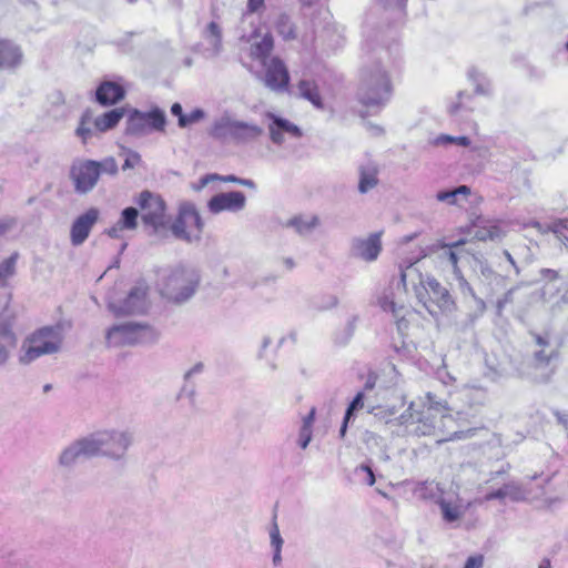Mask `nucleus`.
<instances>
[{"label": "nucleus", "instance_id": "obj_15", "mask_svg": "<svg viewBox=\"0 0 568 568\" xmlns=\"http://www.w3.org/2000/svg\"><path fill=\"white\" fill-rule=\"evenodd\" d=\"M95 457L89 435L80 437L62 449L58 465L64 469L73 468L81 458Z\"/></svg>", "mask_w": 568, "mask_h": 568}, {"label": "nucleus", "instance_id": "obj_57", "mask_svg": "<svg viewBox=\"0 0 568 568\" xmlns=\"http://www.w3.org/2000/svg\"><path fill=\"white\" fill-rule=\"evenodd\" d=\"M338 304V298L335 295H325L316 303L318 310H329Z\"/></svg>", "mask_w": 568, "mask_h": 568}, {"label": "nucleus", "instance_id": "obj_51", "mask_svg": "<svg viewBox=\"0 0 568 568\" xmlns=\"http://www.w3.org/2000/svg\"><path fill=\"white\" fill-rule=\"evenodd\" d=\"M205 118V112L202 109H194L189 114H184L178 121L180 128H186L191 124L200 122Z\"/></svg>", "mask_w": 568, "mask_h": 568}, {"label": "nucleus", "instance_id": "obj_20", "mask_svg": "<svg viewBox=\"0 0 568 568\" xmlns=\"http://www.w3.org/2000/svg\"><path fill=\"white\" fill-rule=\"evenodd\" d=\"M98 219L99 210L91 207L74 220L70 231V240L72 245L79 246L88 239L91 229L97 223Z\"/></svg>", "mask_w": 568, "mask_h": 568}, {"label": "nucleus", "instance_id": "obj_63", "mask_svg": "<svg viewBox=\"0 0 568 568\" xmlns=\"http://www.w3.org/2000/svg\"><path fill=\"white\" fill-rule=\"evenodd\" d=\"M539 274L540 277L547 282H554L559 278L558 272L551 268H541Z\"/></svg>", "mask_w": 568, "mask_h": 568}, {"label": "nucleus", "instance_id": "obj_48", "mask_svg": "<svg viewBox=\"0 0 568 568\" xmlns=\"http://www.w3.org/2000/svg\"><path fill=\"white\" fill-rule=\"evenodd\" d=\"M97 169L99 171V176L101 174L115 175L119 171L118 163L114 158L108 156L102 161H95Z\"/></svg>", "mask_w": 568, "mask_h": 568}, {"label": "nucleus", "instance_id": "obj_4", "mask_svg": "<svg viewBox=\"0 0 568 568\" xmlns=\"http://www.w3.org/2000/svg\"><path fill=\"white\" fill-rule=\"evenodd\" d=\"M199 284V271L194 266L185 264L166 268L159 278L161 294L175 303H183L191 298Z\"/></svg>", "mask_w": 568, "mask_h": 568}, {"label": "nucleus", "instance_id": "obj_46", "mask_svg": "<svg viewBox=\"0 0 568 568\" xmlns=\"http://www.w3.org/2000/svg\"><path fill=\"white\" fill-rule=\"evenodd\" d=\"M139 211L135 207H126L122 211L118 221L125 230H134L138 225Z\"/></svg>", "mask_w": 568, "mask_h": 568}, {"label": "nucleus", "instance_id": "obj_50", "mask_svg": "<svg viewBox=\"0 0 568 568\" xmlns=\"http://www.w3.org/2000/svg\"><path fill=\"white\" fill-rule=\"evenodd\" d=\"M434 143L436 145H447L454 143L460 146H468L470 144V140L467 136H452L442 134L435 139Z\"/></svg>", "mask_w": 568, "mask_h": 568}, {"label": "nucleus", "instance_id": "obj_6", "mask_svg": "<svg viewBox=\"0 0 568 568\" xmlns=\"http://www.w3.org/2000/svg\"><path fill=\"white\" fill-rule=\"evenodd\" d=\"M94 456H102L114 462L125 458L133 443V433L116 428L101 429L89 434Z\"/></svg>", "mask_w": 568, "mask_h": 568}, {"label": "nucleus", "instance_id": "obj_52", "mask_svg": "<svg viewBox=\"0 0 568 568\" xmlns=\"http://www.w3.org/2000/svg\"><path fill=\"white\" fill-rule=\"evenodd\" d=\"M215 180H222L224 182H234V183H239V180L240 178L235 176V175H225V176H220L219 174H206L204 176H202L199 181V184L194 186L195 190H202L203 187H205L211 181H215Z\"/></svg>", "mask_w": 568, "mask_h": 568}, {"label": "nucleus", "instance_id": "obj_61", "mask_svg": "<svg viewBox=\"0 0 568 568\" xmlns=\"http://www.w3.org/2000/svg\"><path fill=\"white\" fill-rule=\"evenodd\" d=\"M356 471L365 474L364 481L368 486H373L375 484L374 473H373L372 468L368 465H361L359 467L356 468Z\"/></svg>", "mask_w": 568, "mask_h": 568}, {"label": "nucleus", "instance_id": "obj_10", "mask_svg": "<svg viewBox=\"0 0 568 568\" xmlns=\"http://www.w3.org/2000/svg\"><path fill=\"white\" fill-rule=\"evenodd\" d=\"M165 123V113L159 108L149 112L133 110L128 118L125 132L129 135L142 136L151 131H164Z\"/></svg>", "mask_w": 568, "mask_h": 568}, {"label": "nucleus", "instance_id": "obj_59", "mask_svg": "<svg viewBox=\"0 0 568 568\" xmlns=\"http://www.w3.org/2000/svg\"><path fill=\"white\" fill-rule=\"evenodd\" d=\"M456 281L458 282V287L463 294H469L475 297V293L470 284L467 282V280L464 277L462 271L459 274H454Z\"/></svg>", "mask_w": 568, "mask_h": 568}, {"label": "nucleus", "instance_id": "obj_62", "mask_svg": "<svg viewBox=\"0 0 568 568\" xmlns=\"http://www.w3.org/2000/svg\"><path fill=\"white\" fill-rule=\"evenodd\" d=\"M378 3L384 6L385 8H393L398 12H402L406 0H376Z\"/></svg>", "mask_w": 568, "mask_h": 568}, {"label": "nucleus", "instance_id": "obj_41", "mask_svg": "<svg viewBox=\"0 0 568 568\" xmlns=\"http://www.w3.org/2000/svg\"><path fill=\"white\" fill-rule=\"evenodd\" d=\"M470 194V189L467 185H459L453 190L439 191L436 194V200L454 205L458 203V196H467Z\"/></svg>", "mask_w": 568, "mask_h": 568}, {"label": "nucleus", "instance_id": "obj_49", "mask_svg": "<svg viewBox=\"0 0 568 568\" xmlns=\"http://www.w3.org/2000/svg\"><path fill=\"white\" fill-rule=\"evenodd\" d=\"M527 283L525 282H519L518 284H516L515 286L508 288L500 298L497 300L496 302V307H497V311L498 313H501V311L504 310V307L511 303L514 301V295L516 293L517 290H519L520 287L523 286H526Z\"/></svg>", "mask_w": 568, "mask_h": 568}, {"label": "nucleus", "instance_id": "obj_29", "mask_svg": "<svg viewBox=\"0 0 568 568\" xmlns=\"http://www.w3.org/2000/svg\"><path fill=\"white\" fill-rule=\"evenodd\" d=\"M378 168L373 162H367L359 166V183L358 191L361 193H367L374 189L378 183Z\"/></svg>", "mask_w": 568, "mask_h": 568}, {"label": "nucleus", "instance_id": "obj_43", "mask_svg": "<svg viewBox=\"0 0 568 568\" xmlns=\"http://www.w3.org/2000/svg\"><path fill=\"white\" fill-rule=\"evenodd\" d=\"M203 37L209 41L215 52H219L222 43V30L220 26L212 21L203 32Z\"/></svg>", "mask_w": 568, "mask_h": 568}, {"label": "nucleus", "instance_id": "obj_42", "mask_svg": "<svg viewBox=\"0 0 568 568\" xmlns=\"http://www.w3.org/2000/svg\"><path fill=\"white\" fill-rule=\"evenodd\" d=\"M465 243V240H460L452 244H445L442 246L443 252L440 254V257L446 258L452 264L454 274H459L460 268L458 266L459 257L453 248L464 245Z\"/></svg>", "mask_w": 568, "mask_h": 568}, {"label": "nucleus", "instance_id": "obj_14", "mask_svg": "<svg viewBox=\"0 0 568 568\" xmlns=\"http://www.w3.org/2000/svg\"><path fill=\"white\" fill-rule=\"evenodd\" d=\"M77 193L85 194L93 190L99 181V171L94 160H82L74 162L70 170Z\"/></svg>", "mask_w": 568, "mask_h": 568}, {"label": "nucleus", "instance_id": "obj_37", "mask_svg": "<svg viewBox=\"0 0 568 568\" xmlns=\"http://www.w3.org/2000/svg\"><path fill=\"white\" fill-rule=\"evenodd\" d=\"M180 211L182 212L189 229L194 231V234H199L201 236L203 222L196 209L191 204H184L180 207Z\"/></svg>", "mask_w": 568, "mask_h": 568}, {"label": "nucleus", "instance_id": "obj_8", "mask_svg": "<svg viewBox=\"0 0 568 568\" xmlns=\"http://www.w3.org/2000/svg\"><path fill=\"white\" fill-rule=\"evenodd\" d=\"M105 337L108 344L114 347L150 345L158 342L160 333L148 324L126 322L109 328Z\"/></svg>", "mask_w": 568, "mask_h": 568}, {"label": "nucleus", "instance_id": "obj_40", "mask_svg": "<svg viewBox=\"0 0 568 568\" xmlns=\"http://www.w3.org/2000/svg\"><path fill=\"white\" fill-rule=\"evenodd\" d=\"M273 49V38L270 34H265L260 42L252 44L251 57L253 59L266 61L265 59Z\"/></svg>", "mask_w": 568, "mask_h": 568}, {"label": "nucleus", "instance_id": "obj_16", "mask_svg": "<svg viewBox=\"0 0 568 568\" xmlns=\"http://www.w3.org/2000/svg\"><path fill=\"white\" fill-rule=\"evenodd\" d=\"M426 284L424 293H426L427 303L436 311L434 316L450 313L455 308V302L448 290L429 276L426 277Z\"/></svg>", "mask_w": 568, "mask_h": 568}, {"label": "nucleus", "instance_id": "obj_35", "mask_svg": "<svg viewBox=\"0 0 568 568\" xmlns=\"http://www.w3.org/2000/svg\"><path fill=\"white\" fill-rule=\"evenodd\" d=\"M534 337L536 344L540 347V349L536 351L534 354L536 364L539 366L548 365L549 361L556 355V351L550 347L547 337L540 335H535Z\"/></svg>", "mask_w": 568, "mask_h": 568}, {"label": "nucleus", "instance_id": "obj_64", "mask_svg": "<svg viewBox=\"0 0 568 568\" xmlns=\"http://www.w3.org/2000/svg\"><path fill=\"white\" fill-rule=\"evenodd\" d=\"M483 556L469 557L464 566V568H481L483 567Z\"/></svg>", "mask_w": 568, "mask_h": 568}, {"label": "nucleus", "instance_id": "obj_28", "mask_svg": "<svg viewBox=\"0 0 568 568\" xmlns=\"http://www.w3.org/2000/svg\"><path fill=\"white\" fill-rule=\"evenodd\" d=\"M505 236V231L497 222L486 221L475 226L474 239L478 241H498Z\"/></svg>", "mask_w": 568, "mask_h": 568}, {"label": "nucleus", "instance_id": "obj_24", "mask_svg": "<svg viewBox=\"0 0 568 568\" xmlns=\"http://www.w3.org/2000/svg\"><path fill=\"white\" fill-rule=\"evenodd\" d=\"M440 507L444 520L453 523L458 520L466 511L467 506L456 496L455 498H445L444 496L437 503Z\"/></svg>", "mask_w": 568, "mask_h": 568}, {"label": "nucleus", "instance_id": "obj_22", "mask_svg": "<svg viewBox=\"0 0 568 568\" xmlns=\"http://www.w3.org/2000/svg\"><path fill=\"white\" fill-rule=\"evenodd\" d=\"M125 91L122 85L112 81L102 82L97 91L95 99L101 105H112L124 98Z\"/></svg>", "mask_w": 568, "mask_h": 568}, {"label": "nucleus", "instance_id": "obj_21", "mask_svg": "<svg viewBox=\"0 0 568 568\" xmlns=\"http://www.w3.org/2000/svg\"><path fill=\"white\" fill-rule=\"evenodd\" d=\"M246 197L240 191H232L214 195L209 201V210L214 213L223 211L239 212L245 206Z\"/></svg>", "mask_w": 568, "mask_h": 568}, {"label": "nucleus", "instance_id": "obj_5", "mask_svg": "<svg viewBox=\"0 0 568 568\" xmlns=\"http://www.w3.org/2000/svg\"><path fill=\"white\" fill-rule=\"evenodd\" d=\"M210 135L221 141L250 144L264 135V129L254 121L237 119L231 112L225 111L212 123Z\"/></svg>", "mask_w": 568, "mask_h": 568}, {"label": "nucleus", "instance_id": "obj_53", "mask_svg": "<svg viewBox=\"0 0 568 568\" xmlns=\"http://www.w3.org/2000/svg\"><path fill=\"white\" fill-rule=\"evenodd\" d=\"M268 535H270V547H271V549H273V548H283L284 539L281 536L280 528H278V525H277L275 518L273 519V523H272V525L270 527Z\"/></svg>", "mask_w": 568, "mask_h": 568}, {"label": "nucleus", "instance_id": "obj_26", "mask_svg": "<svg viewBox=\"0 0 568 568\" xmlns=\"http://www.w3.org/2000/svg\"><path fill=\"white\" fill-rule=\"evenodd\" d=\"M413 495L423 500H433L436 504L443 497V489L435 480L417 481L412 489Z\"/></svg>", "mask_w": 568, "mask_h": 568}, {"label": "nucleus", "instance_id": "obj_30", "mask_svg": "<svg viewBox=\"0 0 568 568\" xmlns=\"http://www.w3.org/2000/svg\"><path fill=\"white\" fill-rule=\"evenodd\" d=\"M173 236L178 240L184 241L186 243H192L194 241L200 240L199 234H194V231H191L187 226V223L182 214V212H179L178 217L172 223L170 227Z\"/></svg>", "mask_w": 568, "mask_h": 568}, {"label": "nucleus", "instance_id": "obj_55", "mask_svg": "<svg viewBox=\"0 0 568 568\" xmlns=\"http://www.w3.org/2000/svg\"><path fill=\"white\" fill-rule=\"evenodd\" d=\"M126 158L124 160L123 170L133 169L141 163V155L132 150L124 149Z\"/></svg>", "mask_w": 568, "mask_h": 568}, {"label": "nucleus", "instance_id": "obj_39", "mask_svg": "<svg viewBox=\"0 0 568 568\" xmlns=\"http://www.w3.org/2000/svg\"><path fill=\"white\" fill-rule=\"evenodd\" d=\"M468 79L475 85L477 94L486 95L491 92L489 80L480 73L476 68H470L467 72Z\"/></svg>", "mask_w": 568, "mask_h": 568}, {"label": "nucleus", "instance_id": "obj_38", "mask_svg": "<svg viewBox=\"0 0 568 568\" xmlns=\"http://www.w3.org/2000/svg\"><path fill=\"white\" fill-rule=\"evenodd\" d=\"M468 79L475 85L477 94L486 95L491 92L489 80L480 73L476 68H470L467 72Z\"/></svg>", "mask_w": 568, "mask_h": 568}, {"label": "nucleus", "instance_id": "obj_36", "mask_svg": "<svg viewBox=\"0 0 568 568\" xmlns=\"http://www.w3.org/2000/svg\"><path fill=\"white\" fill-rule=\"evenodd\" d=\"M93 121L94 120H92V116L88 111L81 115L79 125L75 130V135L81 139L83 144L100 133L95 131Z\"/></svg>", "mask_w": 568, "mask_h": 568}, {"label": "nucleus", "instance_id": "obj_44", "mask_svg": "<svg viewBox=\"0 0 568 568\" xmlns=\"http://www.w3.org/2000/svg\"><path fill=\"white\" fill-rule=\"evenodd\" d=\"M364 394L363 393H358L354 399L351 402V404L348 405L347 409H346V413H345V416H344V420H343V424L341 426V429H339V436L343 438L346 434V429H347V424L348 422L351 420V418L353 417L354 413L361 408H363L364 406Z\"/></svg>", "mask_w": 568, "mask_h": 568}, {"label": "nucleus", "instance_id": "obj_23", "mask_svg": "<svg viewBox=\"0 0 568 568\" xmlns=\"http://www.w3.org/2000/svg\"><path fill=\"white\" fill-rule=\"evenodd\" d=\"M21 61L20 48L9 40H0V69L13 70L20 65Z\"/></svg>", "mask_w": 568, "mask_h": 568}, {"label": "nucleus", "instance_id": "obj_12", "mask_svg": "<svg viewBox=\"0 0 568 568\" xmlns=\"http://www.w3.org/2000/svg\"><path fill=\"white\" fill-rule=\"evenodd\" d=\"M108 307L116 316L146 312L149 307L148 286L145 284L135 285L122 303L109 302Z\"/></svg>", "mask_w": 568, "mask_h": 568}, {"label": "nucleus", "instance_id": "obj_9", "mask_svg": "<svg viewBox=\"0 0 568 568\" xmlns=\"http://www.w3.org/2000/svg\"><path fill=\"white\" fill-rule=\"evenodd\" d=\"M135 203L142 212V222L151 230V234H159L166 230L165 202L159 194L142 191Z\"/></svg>", "mask_w": 568, "mask_h": 568}, {"label": "nucleus", "instance_id": "obj_13", "mask_svg": "<svg viewBox=\"0 0 568 568\" xmlns=\"http://www.w3.org/2000/svg\"><path fill=\"white\" fill-rule=\"evenodd\" d=\"M400 282L407 291L409 286L413 288L416 298L423 306L428 311L430 315H435L436 311L427 303L426 293V277L423 276L420 270L417 266V262H410L406 266L400 265Z\"/></svg>", "mask_w": 568, "mask_h": 568}, {"label": "nucleus", "instance_id": "obj_7", "mask_svg": "<svg viewBox=\"0 0 568 568\" xmlns=\"http://www.w3.org/2000/svg\"><path fill=\"white\" fill-rule=\"evenodd\" d=\"M63 333L60 326H45L34 332L22 345L19 361L30 364L43 355L55 354L61 349Z\"/></svg>", "mask_w": 568, "mask_h": 568}, {"label": "nucleus", "instance_id": "obj_32", "mask_svg": "<svg viewBox=\"0 0 568 568\" xmlns=\"http://www.w3.org/2000/svg\"><path fill=\"white\" fill-rule=\"evenodd\" d=\"M298 95L310 101L316 109H323L322 98L314 81L301 80L297 84Z\"/></svg>", "mask_w": 568, "mask_h": 568}, {"label": "nucleus", "instance_id": "obj_31", "mask_svg": "<svg viewBox=\"0 0 568 568\" xmlns=\"http://www.w3.org/2000/svg\"><path fill=\"white\" fill-rule=\"evenodd\" d=\"M124 115L123 109H113L94 119L95 131L103 133L113 129Z\"/></svg>", "mask_w": 568, "mask_h": 568}, {"label": "nucleus", "instance_id": "obj_34", "mask_svg": "<svg viewBox=\"0 0 568 568\" xmlns=\"http://www.w3.org/2000/svg\"><path fill=\"white\" fill-rule=\"evenodd\" d=\"M19 260V253L13 252L9 257L0 262V288L9 286L10 280L17 273V263Z\"/></svg>", "mask_w": 568, "mask_h": 568}, {"label": "nucleus", "instance_id": "obj_2", "mask_svg": "<svg viewBox=\"0 0 568 568\" xmlns=\"http://www.w3.org/2000/svg\"><path fill=\"white\" fill-rule=\"evenodd\" d=\"M470 267L489 294L505 288L511 274L516 276L520 274V267L507 250H503L499 255H496L493 264L483 255L474 254Z\"/></svg>", "mask_w": 568, "mask_h": 568}, {"label": "nucleus", "instance_id": "obj_56", "mask_svg": "<svg viewBox=\"0 0 568 568\" xmlns=\"http://www.w3.org/2000/svg\"><path fill=\"white\" fill-rule=\"evenodd\" d=\"M18 224V220L14 216L0 217V236L6 235L12 231Z\"/></svg>", "mask_w": 568, "mask_h": 568}, {"label": "nucleus", "instance_id": "obj_54", "mask_svg": "<svg viewBox=\"0 0 568 568\" xmlns=\"http://www.w3.org/2000/svg\"><path fill=\"white\" fill-rule=\"evenodd\" d=\"M552 232L564 245L568 246V220L555 222L552 225Z\"/></svg>", "mask_w": 568, "mask_h": 568}, {"label": "nucleus", "instance_id": "obj_1", "mask_svg": "<svg viewBox=\"0 0 568 568\" xmlns=\"http://www.w3.org/2000/svg\"><path fill=\"white\" fill-rule=\"evenodd\" d=\"M446 410L447 407L443 402L436 400L432 393H427L425 402L410 403L400 415V424L405 425L410 434L439 437L446 423L453 422Z\"/></svg>", "mask_w": 568, "mask_h": 568}, {"label": "nucleus", "instance_id": "obj_18", "mask_svg": "<svg viewBox=\"0 0 568 568\" xmlns=\"http://www.w3.org/2000/svg\"><path fill=\"white\" fill-rule=\"evenodd\" d=\"M265 85L273 91H286L290 83V74L285 63L274 57L270 61H264Z\"/></svg>", "mask_w": 568, "mask_h": 568}, {"label": "nucleus", "instance_id": "obj_45", "mask_svg": "<svg viewBox=\"0 0 568 568\" xmlns=\"http://www.w3.org/2000/svg\"><path fill=\"white\" fill-rule=\"evenodd\" d=\"M458 101L452 103L448 106V112L453 116L459 115L463 111L470 112L473 111V106L470 105L471 95L460 91L457 95Z\"/></svg>", "mask_w": 568, "mask_h": 568}, {"label": "nucleus", "instance_id": "obj_17", "mask_svg": "<svg viewBox=\"0 0 568 568\" xmlns=\"http://www.w3.org/2000/svg\"><path fill=\"white\" fill-rule=\"evenodd\" d=\"M265 118L270 121L267 125L270 140L276 145H282L285 142V134L294 139H300L303 135L302 130L287 119L273 112H266Z\"/></svg>", "mask_w": 568, "mask_h": 568}, {"label": "nucleus", "instance_id": "obj_27", "mask_svg": "<svg viewBox=\"0 0 568 568\" xmlns=\"http://www.w3.org/2000/svg\"><path fill=\"white\" fill-rule=\"evenodd\" d=\"M505 498H509L513 501H519V500H524L526 498V494L519 484L511 481V483L505 484L503 487H500L497 490L488 493L484 497V500H486V501H489L493 499L504 500Z\"/></svg>", "mask_w": 568, "mask_h": 568}, {"label": "nucleus", "instance_id": "obj_47", "mask_svg": "<svg viewBox=\"0 0 568 568\" xmlns=\"http://www.w3.org/2000/svg\"><path fill=\"white\" fill-rule=\"evenodd\" d=\"M277 32L286 40L295 38L293 24L287 16H280L276 21Z\"/></svg>", "mask_w": 568, "mask_h": 568}, {"label": "nucleus", "instance_id": "obj_3", "mask_svg": "<svg viewBox=\"0 0 568 568\" xmlns=\"http://www.w3.org/2000/svg\"><path fill=\"white\" fill-rule=\"evenodd\" d=\"M392 93L390 78L379 62L363 69L357 91L358 101L363 105L379 110L388 103Z\"/></svg>", "mask_w": 568, "mask_h": 568}, {"label": "nucleus", "instance_id": "obj_25", "mask_svg": "<svg viewBox=\"0 0 568 568\" xmlns=\"http://www.w3.org/2000/svg\"><path fill=\"white\" fill-rule=\"evenodd\" d=\"M378 304L384 312L390 313L398 326L400 327L402 322L405 320L407 310L403 304L395 301L392 288H387L378 298Z\"/></svg>", "mask_w": 568, "mask_h": 568}, {"label": "nucleus", "instance_id": "obj_60", "mask_svg": "<svg viewBox=\"0 0 568 568\" xmlns=\"http://www.w3.org/2000/svg\"><path fill=\"white\" fill-rule=\"evenodd\" d=\"M49 102L52 106L63 108L65 106V97L61 91L57 90L49 95Z\"/></svg>", "mask_w": 568, "mask_h": 568}, {"label": "nucleus", "instance_id": "obj_11", "mask_svg": "<svg viewBox=\"0 0 568 568\" xmlns=\"http://www.w3.org/2000/svg\"><path fill=\"white\" fill-rule=\"evenodd\" d=\"M10 295L3 297L0 305V367L10 358L11 352L17 346V336L12 331V315L9 312Z\"/></svg>", "mask_w": 568, "mask_h": 568}, {"label": "nucleus", "instance_id": "obj_19", "mask_svg": "<svg viewBox=\"0 0 568 568\" xmlns=\"http://www.w3.org/2000/svg\"><path fill=\"white\" fill-rule=\"evenodd\" d=\"M382 251L381 234L373 233L366 239H354L351 252L354 257L366 262L375 261Z\"/></svg>", "mask_w": 568, "mask_h": 568}, {"label": "nucleus", "instance_id": "obj_58", "mask_svg": "<svg viewBox=\"0 0 568 568\" xmlns=\"http://www.w3.org/2000/svg\"><path fill=\"white\" fill-rule=\"evenodd\" d=\"M312 435H313L312 428L301 426L297 443L302 449H305L308 446V444L312 440Z\"/></svg>", "mask_w": 568, "mask_h": 568}, {"label": "nucleus", "instance_id": "obj_33", "mask_svg": "<svg viewBox=\"0 0 568 568\" xmlns=\"http://www.w3.org/2000/svg\"><path fill=\"white\" fill-rule=\"evenodd\" d=\"M320 224L316 215L295 216L287 221L286 225L293 227L300 235L311 234Z\"/></svg>", "mask_w": 568, "mask_h": 568}]
</instances>
